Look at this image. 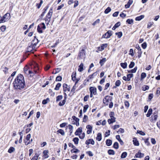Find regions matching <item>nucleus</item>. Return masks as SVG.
Returning <instances> with one entry per match:
<instances>
[{
	"mask_svg": "<svg viewBox=\"0 0 160 160\" xmlns=\"http://www.w3.org/2000/svg\"><path fill=\"white\" fill-rule=\"evenodd\" d=\"M13 88L16 94H19L22 91L25 86V82L23 76L19 74L13 82Z\"/></svg>",
	"mask_w": 160,
	"mask_h": 160,
	"instance_id": "nucleus-1",
	"label": "nucleus"
},
{
	"mask_svg": "<svg viewBox=\"0 0 160 160\" xmlns=\"http://www.w3.org/2000/svg\"><path fill=\"white\" fill-rule=\"evenodd\" d=\"M86 52L85 49L83 48L81 50H79L77 58L79 59H82L84 58Z\"/></svg>",
	"mask_w": 160,
	"mask_h": 160,
	"instance_id": "nucleus-2",
	"label": "nucleus"
},
{
	"mask_svg": "<svg viewBox=\"0 0 160 160\" xmlns=\"http://www.w3.org/2000/svg\"><path fill=\"white\" fill-rule=\"evenodd\" d=\"M37 47H36L32 45H31L30 43H29L27 48V52H31L32 53H34V52L36 51V49Z\"/></svg>",
	"mask_w": 160,
	"mask_h": 160,
	"instance_id": "nucleus-3",
	"label": "nucleus"
},
{
	"mask_svg": "<svg viewBox=\"0 0 160 160\" xmlns=\"http://www.w3.org/2000/svg\"><path fill=\"white\" fill-rule=\"evenodd\" d=\"M112 97L111 96L107 95L103 98V102L106 105H108V102L109 101H112Z\"/></svg>",
	"mask_w": 160,
	"mask_h": 160,
	"instance_id": "nucleus-4",
	"label": "nucleus"
},
{
	"mask_svg": "<svg viewBox=\"0 0 160 160\" xmlns=\"http://www.w3.org/2000/svg\"><path fill=\"white\" fill-rule=\"evenodd\" d=\"M29 69V68L27 65L26 66L23 68L24 72L26 75H29L30 74L32 73V71Z\"/></svg>",
	"mask_w": 160,
	"mask_h": 160,
	"instance_id": "nucleus-5",
	"label": "nucleus"
},
{
	"mask_svg": "<svg viewBox=\"0 0 160 160\" xmlns=\"http://www.w3.org/2000/svg\"><path fill=\"white\" fill-rule=\"evenodd\" d=\"M112 35V31H108L106 33L103 35L102 37L105 38H108Z\"/></svg>",
	"mask_w": 160,
	"mask_h": 160,
	"instance_id": "nucleus-6",
	"label": "nucleus"
},
{
	"mask_svg": "<svg viewBox=\"0 0 160 160\" xmlns=\"http://www.w3.org/2000/svg\"><path fill=\"white\" fill-rule=\"evenodd\" d=\"M34 39L32 41V42H30L31 45L34 46L36 47H37V45L38 43L39 42V41L36 38V37L35 36Z\"/></svg>",
	"mask_w": 160,
	"mask_h": 160,
	"instance_id": "nucleus-7",
	"label": "nucleus"
},
{
	"mask_svg": "<svg viewBox=\"0 0 160 160\" xmlns=\"http://www.w3.org/2000/svg\"><path fill=\"white\" fill-rule=\"evenodd\" d=\"M53 12V10L52 8H51L49 12L47 14L45 19H51V18L52 16Z\"/></svg>",
	"mask_w": 160,
	"mask_h": 160,
	"instance_id": "nucleus-8",
	"label": "nucleus"
},
{
	"mask_svg": "<svg viewBox=\"0 0 160 160\" xmlns=\"http://www.w3.org/2000/svg\"><path fill=\"white\" fill-rule=\"evenodd\" d=\"M89 90L91 93H93L94 95H96L97 93V89L95 87H90Z\"/></svg>",
	"mask_w": 160,
	"mask_h": 160,
	"instance_id": "nucleus-9",
	"label": "nucleus"
},
{
	"mask_svg": "<svg viewBox=\"0 0 160 160\" xmlns=\"http://www.w3.org/2000/svg\"><path fill=\"white\" fill-rule=\"evenodd\" d=\"M85 144L87 145H88L90 144L94 145V141L92 139H89L86 141Z\"/></svg>",
	"mask_w": 160,
	"mask_h": 160,
	"instance_id": "nucleus-10",
	"label": "nucleus"
},
{
	"mask_svg": "<svg viewBox=\"0 0 160 160\" xmlns=\"http://www.w3.org/2000/svg\"><path fill=\"white\" fill-rule=\"evenodd\" d=\"M33 67L34 68V71L35 73H38L39 71V69L38 64L35 63Z\"/></svg>",
	"mask_w": 160,
	"mask_h": 160,
	"instance_id": "nucleus-11",
	"label": "nucleus"
},
{
	"mask_svg": "<svg viewBox=\"0 0 160 160\" xmlns=\"http://www.w3.org/2000/svg\"><path fill=\"white\" fill-rule=\"evenodd\" d=\"M108 46V44L107 43L102 44L101 48L98 47L99 50L100 51H102L105 48H106Z\"/></svg>",
	"mask_w": 160,
	"mask_h": 160,
	"instance_id": "nucleus-12",
	"label": "nucleus"
},
{
	"mask_svg": "<svg viewBox=\"0 0 160 160\" xmlns=\"http://www.w3.org/2000/svg\"><path fill=\"white\" fill-rule=\"evenodd\" d=\"M114 113L113 112H111L110 113V116L111 118V119L113 121H116V118L114 117Z\"/></svg>",
	"mask_w": 160,
	"mask_h": 160,
	"instance_id": "nucleus-13",
	"label": "nucleus"
},
{
	"mask_svg": "<svg viewBox=\"0 0 160 160\" xmlns=\"http://www.w3.org/2000/svg\"><path fill=\"white\" fill-rule=\"evenodd\" d=\"M133 2V0H129L127 4L125 6L126 8H127L130 7V6L132 4Z\"/></svg>",
	"mask_w": 160,
	"mask_h": 160,
	"instance_id": "nucleus-14",
	"label": "nucleus"
},
{
	"mask_svg": "<svg viewBox=\"0 0 160 160\" xmlns=\"http://www.w3.org/2000/svg\"><path fill=\"white\" fill-rule=\"evenodd\" d=\"M116 139L118 140L120 144L121 145H123L124 144V143L123 141L121 139L120 136L119 135H117L116 136Z\"/></svg>",
	"mask_w": 160,
	"mask_h": 160,
	"instance_id": "nucleus-15",
	"label": "nucleus"
},
{
	"mask_svg": "<svg viewBox=\"0 0 160 160\" xmlns=\"http://www.w3.org/2000/svg\"><path fill=\"white\" fill-rule=\"evenodd\" d=\"M98 74L97 72H96L93 73L92 74L89 75L88 77V78L90 79H91L94 78L95 77L97 76Z\"/></svg>",
	"mask_w": 160,
	"mask_h": 160,
	"instance_id": "nucleus-16",
	"label": "nucleus"
},
{
	"mask_svg": "<svg viewBox=\"0 0 160 160\" xmlns=\"http://www.w3.org/2000/svg\"><path fill=\"white\" fill-rule=\"evenodd\" d=\"M106 61V59L105 58H103L99 62V63L101 66H102L105 62Z\"/></svg>",
	"mask_w": 160,
	"mask_h": 160,
	"instance_id": "nucleus-17",
	"label": "nucleus"
},
{
	"mask_svg": "<svg viewBox=\"0 0 160 160\" xmlns=\"http://www.w3.org/2000/svg\"><path fill=\"white\" fill-rule=\"evenodd\" d=\"M133 144L137 146H138L139 145V143L138 141L137 140L136 138H133Z\"/></svg>",
	"mask_w": 160,
	"mask_h": 160,
	"instance_id": "nucleus-18",
	"label": "nucleus"
},
{
	"mask_svg": "<svg viewBox=\"0 0 160 160\" xmlns=\"http://www.w3.org/2000/svg\"><path fill=\"white\" fill-rule=\"evenodd\" d=\"M120 25V22H118L115 24L114 26L113 27L112 29L113 30H115L117 28H118Z\"/></svg>",
	"mask_w": 160,
	"mask_h": 160,
	"instance_id": "nucleus-19",
	"label": "nucleus"
},
{
	"mask_svg": "<svg viewBox=\"0 0 160 160\" xmlns=\"http://www.w3.org/2000/svg\"><path fill=\"white\" fill-rule=\"evenodd\" d=\"M144 17V15H141L138 17L136 18L135 19L136 21H139L143 19Z\"/></svg>",
	"mask_w": 160,
	"mask_h": 160,
	"instance_id": "nucleus-20",
	"label": "nucleus"
},
{
	"mask_svg": "<svg viewBox=\"0 0 160 160\" xmlns=\"http://www.w3.org/2000/svg\"><path fill=\"white\" fill-rule=\"evenodd\" d=\"M83 64L82 63H81L80 64L79 66V68L78 70L80 72H81L83 71Z\"/></svg>",
	"mask_w": 160,
	"mask_h": 160,
	"instance_id": "nucleus-21",
	"label": "nucleus"
},
{
	"mask_svg": "<svg viewBox=\"0 0 160 160\" xmlns=\"http://www.w3.org/2000/svg\"><path fill=\"white\" fill-rule=\"evenodd\" d=\"M71 152L72 153H77L80 152V150L78 149L75 148H74L73 149L71 150Z\"/></svg>",
	"mask_w": 160,
	"mask_h": 160,
	"instance_id": "nucleus-22",
	"label": "nucleus"
},
{
	"mask_svg": "<svg viewBox=\"0 0 160 160\" xmlns=\"http://www.w3.org/2000/svg\"><path fill=\"white\" fill-rule=\"evenodd\" d=\"M112 144V141L111 140L108 139H107L106 141V145L108 146H111Z\"/></svg>",
	"mask_w": 160,
	"mask_h": 160,
	"instance_id": "nucleus-23",
	"label": "nucleus"
},
{
	"mask_svg": "<svg viewBox=\"0 0 160 160\" xmlns=\"http://www.w3.org/2000/svg\"><path fill=\"white\" fill-rule=\"evenodd\" d=\"M102 138V134L101 133H98L96 138V139L98 141H100Z\"/></svg>",
	"mask_w": 160,
	"mask_h": 160,
	"instance_id": "nucleus-24",
	"label": "nucleus"
},
{
	"mask_svg": "<svg viewBox=\"0 0 160 160\" xmlns=\"http://www.w3.org/2000/svg\"><path fill=\"white\" fill-rule=\"evenodd\" d=\"M63 98V96L62 95H58L56 97V102H58L61 100Z\"/></svg>",
	"mask_w": 160,
	"mask_h": 160,
	"instance_id": "nucleus-25",
	"label": "nucleus"
},
{
	"mask_svg": "<svg viewBox=\"0 0 160 160\" xmlns=\"http://www.w3.org/2000/svg\"><path fill=\"white\" fill-rule=\"evenodd\" d=\"M15 151V148L13 147H11L9 148L8 150V152L9 153H12L13 152H14Z\"/></svg>",
	"mask_w": 160,
	"mask_h": 160,
	"instance_id": "nucleus-26",
	"label": "nucleus"
},
{
	"mask_svg": "<svg viewBox=\"0 0 160 160\" xmlns=\"http://www.w3.org/2000/svg\"><path fill=\"white\" fill-rule=\"evenodd\" d=\"M152 108H150L148 112V113L146 114V116L147 117H148L150 116L152 112Z\"/></svg>",
	"mask_w": 160,
	"mask_h": 160,
	"instance_id": "nucleus-27",
	"label": "nucleus"
},
{
	"mask_svg": "<svg viewBox=\"0 0 160 160\" xmlns=\"http://www.w3.org/2000/svg\"><path fill=\"white\" fill-rule=\"evenodd\" d=\"M63 88V90L64 92H66L67 91V88L68 87L67 84L66 83H64L62 85Z\"/></svg>",
	"mask_w": 160,
	"mask_h": 160,
	"instance_id": "nucleus-28",
	"label": "nucleus"
},
{
	"mask_svg": "<svg viewBox=\"0 0 160 160\" xmlns=\"http://www.w3.org/2000/svg\"><path fill=\"white\" fill-rule=\"evenodd\" d=\"M120 65L123 68L125 69L127 67V64L126 62H122L120 63Z\"/></svg>",
	"mask_w": 160,
	"mask_h": 160,
	"instance_id": "nucleus-29",
	"label": "nucleus"
},
{
	"mask_svg": "<svg viewBox=\"0 0 160 160\" xmlns=\"http://www.w3.org/2000/svg\"><path fill=\"white\" fill-rule=\"evenodd\" d=\"M61 84L60 83H58L56 85L55 88H54V89L56 90H58L59 89V88L61 87Z\"/></svg>",
	"mask_w": 160,
	"mask_h": 160,
	"instance_id": "nucleus-30",
	"label": "nucleus"
},
{
	"mask_svg": "<svg viewBox=\"0 0 160 160\" xmlns=\"http://www.w3.org/2000/svg\"><path fill=\"white\" fill-rule=\"evenodd\" d=\"M146 77V74L145 72H142L141 73V80H142Z\"/></svg>",
	"mask_w": 160,
	"mask_h": 160,
	"instance_id": "nucleus-31",
	"label": "nucleus"
},
{
	"mask_svg": "<svg viewBox=\"0 0 160 160\" xmlns=\"http://www.w3.org/2000/svg\"><path fill=\"white\" fill-rule=\"evenodd\" d=\"M66 102V100L64 99L62 102H60L59 103L58 105H59V106H62L65 104Z\"/></svg>",
	"mask_w": 160,
	"mask_h": 160,
	"instance_id": "nucleus-32",
	"label": "nucleus"
},
{
	"mask_svg": "<svg viewBox=\"0 0 160 160\" xmlns=\"http://www.w3.org/2000/svg\"><path fill=\"white\" fill-rule=\"evenodd\" d=\"M38 156V154L36 153L34 156L32 158L31 160H37Z\"/></svg>",
	"mask_w": 160,
	"mask_h": 160,
	"instance_id": "nucleus-33",
	"label": "nucleus"
},
{
	"mask_svg": "<svg viewBox=\"0 0 160 160\" xmlns=\"http://www.w3.org/2000/svg\"><path fill=\"white\" fill-rule=\"evenodd\" d=\"M79 140L78 138L76 137L74 138L73 139V141L75 144H78Z\"/></svg>",
	"mask_w": 160,
	"mask_h": 160,
	"instance_id": "nucleus-34",
	"label": "nucleus"
},
{
	"mask_svg": "<svg viewBox=\"0 0 160 160\" xmlns=\"http://www.w3.org/2000/svg\"><path fill=\"white\" fill-rule=\"evenodd\" d=\"M133 76L132 74H129L127 75V77H128L127 81H128L130 80L131 78Z\"/></svg>",
	"mask_w": 160,
	"mask_h": 160,
	"instance_id": "nucleus-35",
	"label": "nucleus"
},
{
	"mask_svg": "<svg viewBox=\"0 0 160 160\" xmlns=\"http://www.w3.org/2000/svg\"><path fill=\"white\" fill-rule=\"evenodd\" d=\"M108 153L109 155H114L115 154V152L112 149H109L108 151Z\"/></svg>",
	"mask_w": 160,
	"mask_h": 160,
	"instance_id": "nucleus-36",
	"label": "nucleus"
},
{
	"mask_svg": "<svg viewBox=\"0 0 160 160\" xmlns=\"http://www.w3.org/2000/svg\"><path fill=\"white\" fill-rule=\"evenodd\" d=\"M57 132H58L60 133L62 136H64L65 135V132L62 129H59L57 131Z\"/></svg>",
	"mask_w": 160,
	"mask_h": 160,
	"instance_id": "nucleus-37",
	"label": "nucleus"
},
{
	"mask_svg": "<svg viewBox=\"0 0 160 160\" xmlns=\"http://www.w3.org/2000/svg\"><path fill=\"white\" fill-rule=\"evenodd\" d=\"M113 147L114 148L116 149H118L119 148V144L117 142H115L113 145Z\"/></svg>",
	"mask_w": 160,
	"mask_h": 160,
	"instance_id": "nucleus-38",
	"label": "nucleus"
},
{
	"mask_svg": "<svg viewBox=\"0 0 160 160\" xmlns=\"http://www.w3.org/2000/svg\"><path fill=\"white\" fill-rule=\"evenodd\" d=\"M49 101V99L47 98L46 99L43 100L42 101V104H46Z\"/></svg>",
	"mask_w": 160,
	"mask_h": 160,
	"instance_id": "nucleus-39",
	"label": "nucleus"
},
{
	"mask_svg": "<svg viewBox=\"0 0 160 160\" xmlns=\"http://www.w3.org/2000/svg\"><path fill=\"white\" fill-rule=\"evenodd\" d=\"M48 152L47 150L44 151L43 152L44 154V156L45 158H48Z\"/></svg>",
	"mask_w": 160,
	"mask_h": 160,
	"instance_id": "nucleus-40",
	"label": "nucleus"
},
{
	"mask_svg": "<svg viewBox=\"0 0 160 160\" xmlns=\"http://www.w3.org/2000/svg\"><path fill=\"white\" fill-rule=\"evenodd\" d=\"M127 153L126 152H123L121 154V158H125L127 156Z\"/></svg>",
	"mask_w": 160,
	"mask_h": 160,
	"instance_id": "nucleus-41",
	"label": "nucleus"
},
{
	"mask_svg": "<svg viewBox=\"0 0 160 160\" xmlns=\"http://www.w3.org/2000/svg\"><path fill=\"white\" fill-rule=\"evenodd\" d=\"M111 10V8L108 7L104 11V13L105 14H108L110 12Z\"/></svg>",
	"mask_w": 160,
	"mask_h": 160,
	"instance_id": "nucleus-42",
	"label": "nucleus"
},
{
	"mask_svg": "<svg viewBox=\"0 0 160 160\" xmlns=\"http://www.w3.org/2000/svg\"><path fill=\"white\" fill-rule=\"evenodd\" d=\"M149 88V87L147 85H144L142 87V90L143 91H145L146 90H148Z\"/></svg>",
	"mask_w": 160,
	"mask_h": 160,
	"instance_id": "nucleus-43",
	"label": "nucleus"
},
{
	"mask_svg": "<svg viewBox=\"0 0 160 160\" xmlns=\"http://www.w3.org/2000/svg\"><path fill=\"white\" fill-rule=\"evenodd\" d=\"M116 34L118 36V38H120L122 35V32H116Z\"/></svg>",
	"mask_w": 160,
	"mask_h": 160,
	"instance_id": "nucleus-44",
	"label": "nucleus"
},
{
	"mask_svg": "<svg viewBox=\"0 0 160 160\" xmlns=\"http://www.w3.org/2000/svg\"><path fill=\"white\" fill-rule=\"evenodd\" d=\"M133 20L132 19H128L126 21V22L129 24H131L133 23Z\"/></svg>",
	"mask_w": 160,
	"mask_h": 160,
	"instance_id": "nucleus-45",
	"label": "nucleus"
},
{
	"mask_svg": "<svg viewBox=\"0 0 160 160\" xmlns=\"http://www.w3.org/2000/svg\"><path fill=\"white\" fill-rule=\"evenodd\" d=\"M89 107V106L88 105H85L84 107H83V112L84 113L88 109V108Z\"/></svg>",
	"mask_w": 160,
	"mask_h": 160,
	"instance_id": "nucleus-46",
	"label": "nucleus"
},
{
	"mask_svg": "<svg viewBox=\"0 0 160 160\" xmlns=\"http://www.w3.org/2000/svg\"><path fill=\"white\" fill-rule=\"evenodd\" d=\"M41 28L40 27V25H38L37 27V30L38 32L39 33H42V31L41 29Z\"/></svg>",
	"mask_w": 160,
	"mask_h": 160,
	"instance_id": "nucleus-47",
	"label": "nucleus"
},
{
	"mask_svg": "<svg viewBox=\"0 0 160 160\" xmlns=\"http://www.w3.org/2000/svg\"><path fill=\"white\" fill-rule=\"evenodd\" d=\"M68 127L69 129L70 130V132L71 133L73 131V127L72 125L69 124Z\"/></svg>",
	"mask_w": 160,
	"mask_h": 160,
	"instance_id": "nucleus-48",
	"label": "nucleus"
},
{
	"mask_svg": "<svg viewBox=\"0 0 160 160\" xmlns=\"http://www.w3.org/2000/svg\"><path fill=\"white\" fill-rule=\"evenodd\" d=\"M135 65V63L134 62H131L129 65V67L130 68H132Z\"/></svg>",
	"mask_w": 160,
	"mask_h": 160,
	"instance_id": "nucleus-49",
	"label": "nucleus"
},
{
	"mask_svg": "<svg viewBox=\"0 0 160 160\" xmlns=\"http://www.w3.org/2000/svg\"><path fill=\"white\" fill-rule=\"evenodd\" d=\"M121 83V82L119 80H117L115 82V85L117 87H118L120 85Z\"/></svg>",
	"mask_w": 160,
	"mask_h": 160,
	"instance_id": "nucleus-50",
	"label": "nucleus"
},
{
	"mask_svg": "<svg viewBox=\"0 0 160 160\" xmlns=\"http://www.w3.org/2000/svg\"><path fill=\"white\" fill-rule=\"evenodd\" d=\"M62 80V77L61 76H57L56 79V81H60Z\"/></svg>",
	"mask_w": 160,
	"mask_h": 160,
	"instance_id": "nucleus-51",
	"label": "nucleus"
},
{
	"mask_svg": "<svg viewBox=\"0 0 160 160\" xmlns=\"http://www.w3.org/2000/svg\"><path fill=\"white\" fill-rule=\"evenodd\" d=\"M88 119V117L87 115H85L83 119V122H86Z\"/></svg>",
	"mask_w": 160,
	"mask_h": 160,
	"instance_id": "nucleus-52",
	"label": "nucleus"
},
{
	"mask_svg": "<svg viewBox=\"0 0 160 160\" xmlns=\"http://www.w3.org/2000/svg\"><path fill=\"white\" fill-rule=\"evenodd\" d=\"M72 118L76 121V122H79V119L78 118H76L75 116H72Z\"/></svg>",
	"mask_w": 160,
	"mask_h": 160,
	"instance_id": "nucleus-53",
	"label": "nucleus"
},
{
	"mask_svg": "<svg viewBox=\"0 0 160 160\" xmlns=\"http://www.w3.org/2000/svg\"><path fill=\"white\" fill-rule=\"evenodd\" d=\"M39 25H40V27H41L43 29H45L46 28V27L44 23H42L41 24H39Z\"/></svg>",
	"mask_w": 160,
	"mask_h": 160,
	"instance_id": "nucleus-54",
	"label": "nucleus"
},
{
	"mask_svg": "<svg viewBox=\"0 0 160 160\" xmlns=\"http://www.w3.org/2000/svg\"><path fill=\"white\" fill-rule=\"evenodd\" d=\"M137 132L141 135L144 136L145 135V133L142 131L138 130Z\"/></svg>",
	"mask_w": 160,
	"mask_h": 160,
	"instance_id": "nucleus-55",
	"label": "nucleus"
},
{
	"mask_svg": "<svg viewBox=\"0 0 160 160\" xmlns=\"http://www.w3.org/2000/svg\"><path fill=\"white\" fill-rule=\"evenodd\" d=\"M149 139L148 138L144 140V142L145 144L147 146H149L150 145V143L148 141Z\"/></svg>",
	"mask_w": 160,
	"mask_h": 160,
	"instance_id": "nucleus-56",
	"label": "nucleus"
},
{
	"mask_svg": "<svg viewBox=\"0 0 160 160\" xmlns=\"http://www.w3.org/2000/svg\"><path fill=\"white\" fill-rule=\"evenodd\" d=\"M147 46V44L146 42H144L142 44V48L144 49H145L146 48Z\"/></svg>",
	"mask_w": 160,
	"mask_h": 160,
	"instance_id": "nucleus-57",
	"label": "nucleus"
},
{
	"mask_svg": "<svg viewBox=\"0 0 160 160\" xmlns=\"http://www.w3.org/2000/svg\"><path fill=\"white\" fill-rule=\"evenodd\" d=\"M6 29V27L5 26H2L0 28V29L2 32L5 31Z\"/></svg>",
	"mask_w": 160,
	"mask_h": 160,
	"instance_id": "nucleus-58",
	"label": "nucleus"
},
{
	"mask_svg": "<svg viewBox=\"0 0 160 160\" xmlns=\"http://www.w3.org/2000/svg\"><path fill=\"white\" fill-rule=\"evenodd\" d=\"M100 19H97L92 24V25L95 26V25L99 23L100 22Z\"/></svg>",
	"mask_w": 160,
	"mask_h": 160,
	"instance_id": "nucleus-59",
	"label": "nucleus"
},
{
	"mask_svg": "<svg viewBox=\"0 0 160 160\" xmlns=\"http://www.w3.org/2000/svg\"><path fill=\"white\" fill-rule=\"evenodd\" d=\"M31 134H28L26 136V140L28 141H30V139L31 138Z\"/></svg>",
	"mask_w": 160,
	"mask_h": 160,
	"instance_id": "nucleus-60",
	"label": "nucleus"
},
{
	"mask_svg": "<svg viewBox=\"0 0 160 160\" xmlns=\"http://www.w3.org/2000/svg\"><path fill=\"white\" fill-rule=\"evenodd\" d=\"M79 137L81 139H83L85 137V134L83 133L82 134H79Z\"/></svg>",
	"mask_w": 160,
	"mask_h": 160,
	"instance_id": "nucleus-61",
	"label": "nucleus"
},
{
	"mask_svg": "<svg viewBox=\"0 0 160 160\" xmlns=\"http://www.w3.org/2000/svg\"><path fill=\"white\" fill-rule=\"evenodd\" d=\"M67 123H62L60 124V126L61 128H63L64 127L67 125Z\"/></svg>",
	"mask_w": 160,
	"mask_h": 160,
	"instance_id": "nucleus-62",
	"label": "nucleus"
},
{
	"mask_svg": "<svg viewBox=\"0 0 160 160\" xmlns=\"http://www.w3.org/2000/svg\"><path fill=\"white\" fill-rule=\"evenodd\" d=\"M124 129L122 128H120L117 132L118 133H123L124 132Z\"/></svg>",
	"mask_w": 160,
	"mask_h": 160,
	"instance_id": "nucleus-63",
	"label": "nucleus"
},
{
	"mask_svg": "<svg viewBox=\"0 0 160 160\" xmlns=\"http://www.w3.org/2000/svg\"><path fill=\"white\" fill-rule=\"evenodd\" d=\"M153 22H149L148 24L147 28H150L151 26L153 25Z\"/></svg>",
	"mask_w": 160,
	"mask_h": 160,
	"instance_id": "nucleus-64",
	"label": "nucleus"
}]
</instances>
